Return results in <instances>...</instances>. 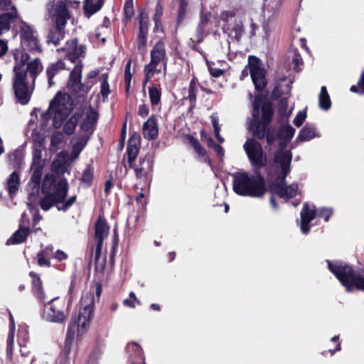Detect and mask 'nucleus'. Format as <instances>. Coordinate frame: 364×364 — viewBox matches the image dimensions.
I'll list each match as a JSON object with an SVG mask.
<instances>
[{
	"mask_svg": "<svg viewBox=\"0 0 364 364\" xmlns=\"http://www.w3.org/2000/svg\"><path fill=\"white\" fill-rule=\"evenodd\" d=\"M252 134L261 139L264 134V127H268L273 119L274 109L267 93H257L252 102Z\"/></svg>",
	"mask_w": 364,
	"mask_h": 364,
	"instance_id": "f257e3e1",
	"label": "nucleus"
},
{
	"mask_svg": "<svg viewBox=\"0 0 364 364\" xmlns=\"http://www.w3.org/2000/svg\"><path fill=\"white\" fill-rule=\"evenodd\" d=\"M328 268L346 288V291H364V269H354L351 266L339 260L326 261Z\"/></svg>",
	"mask_w": 364,
	"mask_h": 364,
	"instance_id": "f03ea898",
	"label": "nucleus"
},
{
	"mask_svg": "<svg viewBox=\"0 0 364 364\" xmlns=\"http://www.w3.org/2000/svg\"><path fill=\"white\" fill-rule=\"evenodd\" d=\"M16 65L14 68L15 73L13 80V87L15 95L18 102L22 105H26L31 97L33 87H29L26 82V71L23 67L30 59V55L26 52L14 54Z\"/></svg>",
	"mask_w": 364,
	"mask_h": 364,
	"instance_id": "7ed1b4c3",
	"label": "nucleus"
},
{
	"mask_svg": "<svg viewBox=\"0 0 364 364\" xmlns=\"http://www.w3.org/2000/svg\"><path fill=\"white\" fill-rule=\"evenodd\" d=\"M332 214L333 210L330 207L304 206L300 212V219L297 220V224L301 232L307 235L317 219L323 218L325 221H328Z\"/></svg>",
	"mask_w": 364,
	"mask_h": 364,
	"instance_id": "20e7f679",
	"label": "nucleus"
},
{
	"mask_svg": "<svg viewBox=\"0 0 364 364\" xmlns=\"http://www.w3.org/2000/svg\"><path fill=\"white\" fill-rule=\"evenodd\" d=\"M167 66L166 51L165 45L162 41H159L151 50V60L144 67V84L147 83L156 73H159L162 70H166Z\"/></svg>",
	"mask_w": 364,
	"mask_h": 364,
	"instance_id": "39448f33",
	"label": "nucleus"
},
{
	"mask_svg": "<svg viewBox=\"0 0 364 364\" xmlns=\"http://www.w3.org/2000/svg\"><path fill=\"white\" fill-rule=\"evenodd\" d=\"M73 109V103L69 95L58 93L50 102L48 111L53 114V125L55 128L61 127L63 120Z\"/></svg>",
	"mask_w": 364,
	"mask_h": 364,
	"instance_id": "423d86ee",
	"label": "nucleus"
},
{
	"mask_svg": "<svg viewBox=\"0 0 364 364\" xmlns=\"http://www.w3.org/2000/svg\"><path fill=\"white\" fill-rule=\"evenodd\" d=\"M95 297L92 293L83 294L80 301V309L77 320L75 321L77 325V337H82L88 330L92 315V309Z\"/></svg>",
	"mask_w": 364,
	"mask_h": 364,
	"instance_id": "0eeeda50",
	"label": "nucleus"
},
{
	"mask_svg": "<svg viewBox=\"0 0 364 364\" xmlns=\"http://www.w3.org/2000/svg\"><path fill=\"white\" fill-rule=\"evenodd\" d=\"M55 178L53 176L46 174L44 177L42 186L43 192L45 194L46 200L50 203H62L67 194L68 184L65 181H60L57 186L55 187V191L50 193V189L54 183Z\"/></svg>",
	"mask_w": 364,
	"mask_h": 364,
	"instance_id": "6e6552de",
	"label": "nucleus"
},
{
	"mask_svg": "<svg viewBox=\"0 0 364 364\" xmlns=\"http://www.w3.org/2000/svg\"><path fill=\"white\" fill-rule=\"evenodd\" d=\"M43 318L51 323H63L66 319L65 301L53 298L44 306Z\"/></svg>",
	"mask_w": 364,
	"mask_h": 364,
	"instance_id": "1a4fd4ad",
	"label": "nucleus"
},
{
	"mask_svg": "<svg viewBox=\"0 0 364 364\" xmlns=\"http://www.w3.org/2000/svg\"><path fill=\"white\" fill-rule=\"evenodd\" d=\"M82 69L83 64L80 60L71 70L67 84L68 89L78 97L85 96L90 90L89 87L85 86L81 82Z\"/></svg>",
	"mask_w": 364,
	"mask_h": 364,
	"instance_id": "9d476101",
	"label": "nucleus"
},
{
	"mask_svg": "<svg viewBox=\"0 0 364 364\" xmlns=\"http://www.w3.org/2000/svg\"><path fill=\"white\" fill-rule=\"evenodd\" d=\"M262 61L259 58L252 55V82L255 86V91L258 93H262L268 84L267 71L262 67Z\"/></svg>",
	"mask_w": 364,
	"mask_h": 364,
	"instance_id": "9b49d317",
	"label": "nucleus"
},
{
	"mask_svg": "<svg viewBox=\"0 0 364 364\" xmlns=\"http://www.w3.org/2000/svg\"><path fill=\"white\" fill-rule=\"evenodd\" d=\"M21 44L30 50L41 51L36 31L31 26L23 23L21 27Z\"/></svg>",
	"mask_w": 364,
	"mask_h": 364,
	"instance_id": "f8f14e48",
	"label": "nucleus"
},
{
	"mask_svg": "<svg viewBox=\"0 0 364 364\" xmlns=\"http://www.w3.org/2000/svg\"><path fill=\"white\" fill-rule=\"evenodd\" d=\"M95 240L97 242L95 247V259L97 260L101 255L103 241L109 235V228L102 216L100 215L95 223Z\"/></svg>",
	"mask_w": 364,
	"mask_h": 364,
	"instance_id": "ddd939ff",
	"label": "nucleus"
},
{
	"mask_svg": "<svg viewBox=\"0 0 364 364\" xmlns=\"http://www.w3.org/2000/svg\"><path fill=\"white\" fill-rule=\"evenodd\" d=\"M233 178V190L241 196L250 195V177L247 173L236 172L231 175Z\"/></svg>",
	"mask_w": 364,
	"mask_h": 364,
	"instance_id": "4468645a",
	"label": "nucleus"
},
{
	"mask_svg": "<svg viewBox=\"0 0 364 364\" xmlns=\"http://www.w3.org/2000/svg\"><path fill=\"white\" fill-rule=\"evenodd\" d=\"M270 191L277 195L279 198L288 200L294 198L298 191L297 183H291L289 186L287 183H272L269 186Z\"/></svg>",
	"mask_w": 364,
	"mask_h": 364,
	"instance_id": "2eb2a0df",
	"label": "nucleus"
},
{
	"mask_svg": "<svg viewBox=\"0 0 364 364\" xmlns=\"http://www.w3.org/2000/svg\"><path fill=\"white\" fill-rule=\"evenodd\" d=\"M63 50L65 51L67 58L73 63L84 58L85 53V47L79 45L77 39L68 41Z\"/></svg>",
	"mask_w": 364,
	"mask_h": 364,
	"instance_id": "dca6fc26",
	"label": "nucleus"
},
{
	"mask_svg": "<svg viewBox=\"0 0 364 364\" xmlns=\"http://www.w3.org/2000/svg\"><path fill=\"white\" fill-rule=\"evenodd\" d=\"M152 156L149 154L140 159L139 164L134 168L139 179L145 181L149 178L152 171Z\"/></svg>",
	"mask_w": 364,
	"mask_h": 364,
	"instance_id": "f3484780",
	"label": "nucleus"
},
{
	"mask_svg": "<svg viewBox=\"0 0 364 364\" xmlns=\"http://www.w3.org/2000/svg\"><path fill=\"white\" fill-rule=\"evenodd\" d=\"M267 162V156L264 153L261 144L252 139V166L255 168L260 169L266 166Z\"/></svg>",
	"mask_w": 364,
	"mask_h": 364,
	"instance_id": "a211bd4d",
	"label": "nucleus"
},
{
	"mask_svg": "<svg viewBox=\"0 0 364 364\" xmlns=\"http://www.w3.org/2000/svg\"><path fill=\"white\" fill-rule=\"evenodd\" d=\"M56 26L58 30H63L69 19V12L63 1H58L54 9Z\"/></svg>",
	"mask_w": 364,
	"mask_h": 364,
	"instance_id": "6ab92c4d",
	"label": "nucleus"
},
{
	"mask_svg": "<svg viewBox=\"0 0 364 364\" xmlns=\"http://www.w3.org/2000/svg\"><path fill=\"white\" fill-rule=\"evenodd\" d=\"M127 350L129 354V360L132 364L144 360L141 348L136 343H128Z\"/></svg>",
	"mask_w": 364,
	"mask_h": 364,
	"instance_id": "aec40b11",
	"label": "nucleus"
},
{
	"mask_svg": "<svg viewBox=\"0 0 364 364\" xmlns=\"http://www.w3.org/2000/svg\"><path fill=\"white\" fill-rule=\"evenodd\" d=\"M142 132L144 136L148 139H153L158 135V127L156 120L150 117L143 125Z\"/></svg>",
	"mask_w": 364,
	"mask_h": 364,
	"instance_id": "412c9836",
	"label": "nucleus"
},
{
	"mask_svg": "<svg viewBox=\"0 0 364 364\" xmlns=\"http://www.w3.org/2000/svg\"><path fill=\"white\" fill-rule=\"evenodd\" d=\"M140 141V135L136 132H134L130 137L127 147V154L129 161L134 160L138 154Z\"/></svg>",
	"mask_w": 364,
	"mask_h": 364,
	"instance_id": "4be33fe9",
	"label": "nucleus"
},
{
	"mask_svg": "<svg viewBox=\"0 0 364 364\" xmlns=\"http://www.w3.org/2000/svg\"><path fill=\"white\" fill-rule=\"evenodd\" d=\"M65 69V64L62 60H59L55 63L50 65L46 69V74L48 78V84L50 86L54 85L53 81V77L58 74L61 70Z\"/></svg>",
	"mask_w": 364,
	"mask_h": 364,
	"instance_id": "5701e85b",
	"label": "nucleus"
},
{
	"mask_svg": "<svg viewBox=\"0 0 364 364\" xmlns=\"http://www.w3.org/2000/svg\"><path fill=\"white\" fill-rule=\"evenodd\" d=\"M266 191L264 178L259 176L255 178L252 176V197L262 196Z\"/></svg>",
	"mask_w": 364,
	"mask_h": 364,
	"instance_id": "b1692460",
	"label": "nucleus"
},
{
	"mask_svg": "<svg viewBox=\"0 0 364 364\" xmlns=\"http://www.w3.org/2000/svg\"><path fill=\"white\" fill-rule=\"evenodd\" d=\"M28 234V228L20 227L19 229L14 233L12 237L6 241V245H9L23 242L26 240Z\"/></svg>",
	"mask_w": 364,
	"mask_h": 364,
	"instance_id": "393cba45",
	"label": "nucleus"
},
{
	"mask_svg": "<svg viewBox=\"0 0 364 364\" xmlns=\"http://www.w3.org/2000/svg\"><path fill=\"white\" fill-rule=\"evenodd\" d=\"M27 63L26 71L28 73L29 75L31 77L33 80V84H34L35 80L38 76V75L43 70V65L39 58H35L29 63Z\"/></svg>",
	"mask_w": 364,
	"mask_h": 364,
	"instance_id": "a878e982",
	"label": "nucleus"
},
{
	"mask_svg": "<svg viewBox=\"0 0 364 364\" xmlns=\"http://www.w3.org/2000/svg\"><path fill=\"white\" fill-rule=\"evenodd\" d=\"M12 11L0 15V35L4 31H8L10 28L11 20L17 17V11L12 6Z\"/></svg>",
	"mask_w": 364,
	"mask_h": 364,
	"instance_id": "bb28decb",
	"label": "nucleus"
},
{
	"mask_svg": "<svg viewBox=\"0 0 364 364\" xmlns=\"http://www.w3.org/2000/svg\"><path fill=\"white\" fill-rule=\"evenodd\" d=\"M30 276L32 278V285L36 297L41 301H44L46 296L43 290L42 282L39 276L33 272H30Z\"/></svg>",
	"mask_w": 364,
	"mask_h": 364,
	"instance_id": "cd10ccee",
	"label": "nucleus"
},
{
	"mask_svg": "<svg viewBox=\"0 0 364 364\" xmlns=\"http://www.w3.org/2000/svg\"><path fill=\"white\" fill-rule=\"evenodd\" d=\"M20 186V176L17 171L11 173L6 181V189L10 195L16 193Z\"/></svg>",
	"mask_w": 364,
	"mask_h": 364,
	"instance_id": "c85d7f7f",
	"label": "nucleus"
},
{
	"mask_svg": "<svg viewBox=\"0 0 364 364\" xmlns=\"http://www.w3.org/2000/svg\"><path fill=\"white\" fill-rule=\"evenodd\" d=\"M98 119V114L93 109L90 108L89 110L87 111L86 117L83 120L80 127L81 129L88 131L94 126V124L97 122Z\"/></svg>",
	"mask_w": 364,
	"mask_h": 364,
	"instance_id": "c756f323",
	"label": "nucleus"
},
{
	"mask_svg": "<svg viewBox=\"0 0 364 364\" xmlns=\"http://www.w3.org/2000/svg\"><path fill=\"white\" fill-rule=\"evenodd\" d=\"M295 129L288 123L282 124L277 131V138L279 139H287V142H290L295 134Z\"/></svg>",
	"mask_w": 364,
	"mask_h": 364,
	"instance_id": "7c9ffc66",
	"label": "nucleus"
},
{
	"mask_svg": "<svg viewBox=\"0 0 364 364\" xmlns=\"http://www.w3.org/2000/svg\"><path fill=\"white\" fill-rule=\"evenodd\" d=\"M53 251V247L52 245H47L43 250L39 252L37 255L38 258V264L41 267H48L50 266V262L48 259V257Z\"/></svg>",
	"mask_w": 364,
	"mask_h": 364,
	"instance_id": "2f4dec72",
	"label": "nucleus"
},
{
	"mask_svg": "<svg viewBox=\"0 0 364 364\" xmlns=\"http://www.w3.org/2000/svg\"><path fill=\"white\" fill-rule=\"evenodd\" d=\"M316 136V128L313 125L306 124L299 132L297 139L301 141H307Z\"/></svg>",
	"mask_w": 364,
	"mask_h": 364,
	"instance_id": "473e14b6",
	"label": "nucleus"
},
{
	"mask_svg": "<svg viewBox=\"0 0 364 364\" xmlns=\"http://www.w3.org/2000/svg\"><path fill=\"white\" fill-rule=\"evenodd\" d=\"M319 107L323 110H328L331 107V101L326 86H322L318 95Z\"/></svg>",
	"mask_w": 364,
	"mask_h": 364,
	"instance_id": "72a5a7b5",
	"label": "nucleus"
},
{
	"mask_svg": "<svg viewBox=\"0 0 364 364\" xmlns=\"http://www.w3.org/2000/svg\"><path fill=\"white\" fill-rule=\"evenodd\" d=\"M81 118V114L75 113L73 114L68 120L65 123L63 126V132L68 135H70L74 133L76 126Z\"/></svg>",
	"mask_w": 364,
	"mask_h": 364,
	"instance_id": "f704fd0d",
	"label": "nucleus"
},
{
	"mask_svg": "<svg viewBox=\"0 0 364 364\" xmlns=\"http://www.w3.org/2000/svg\"><path fill=\"white\" fill-rule=\"evenodd\" d=\"M292 159L291 151H279L275 154L274 161L282 166H290Z\"/></svg>",
	"mask_w": 364,
	"mask_h": 364,
	"instance_id": "c9c22d12",
	"label": "nucleus"
},
{
	"mask_svg": "<svg viewBox=\"0 0 364 364\" xmlns=\"http://www.w3.org/2000/svg\"><path fill=\"white\" fill-rule=\"evenodd\" d=\"M211 17V14L209 12L201 11L200 16V22L197 27L198 38L197 42L200 43L203 39V31L205 26L209 22Z\"/></svg>",
	"mask_w": 364,
	"mask_h": 364,
	"instance_id": "e433bc0d",
	"label": "nucleus"
},
{
	"mask_svg": "<svg viewBox=\"0 0 364 364\" xmlns=\"http://www.w3.org/2000/svg\"><path fill=\"white\" fill-rule=\"evenodd\" d=\"M104 0H87L84 6L86 14L90 16L98 11L102 6Z\"/></svg>",
	"mask_w": 364,
	"mask_h": 364,
	"instance_id": "4c0bfd02",
	"label": "nucleus"
},
{
	"mask_svg": "<svg viewBox=\"0 0 364 364\" xmlns=\"http://www.w3.org/2000/svg\"><path fill=\"white\" fill-rule=\"evenodd\" d=\"M88 141L87 136H82L77 139V141L73 144L72 154L77 157L80 151L87 144Z\"/></svg>",
	"mask_w": 364,
	"mask_h": 364,
	"instance_id": "58836bf2",
	"label": "nucleus"
},
{
	"mask_svg": "<svg viewBox=\"0 0 364 364\" xmlns=\"http://www.w3.org/2000/svg\"><path fill=\"white\" fill-rule=\"evenodd\" d=\"M31 139L33 142L34 149L36 147L41 149V147H43L46 144V136L37 129L33 131Z\"/></svg>",
	"mask_w": 364,
	"mask_h": 364,
	"instance_id": "ea45409f",
	"label": "nucleus"
},
{
	"mask_svg": "<svg viewBox=\"0 0 364 364\" xmlns=\"http://www.w3.org/2000/svg\"><path fill=\"white\" fill-rule=\"evenodd\" d=\"M63 140V134L62 132L56 131L51 136L50 150L55 151L58 149V145Z\"/></svg>",
	"mask_w": 364,
	"mask_h": 364,
	"instance_id": "a19ab883",
	"label": "nucleus"
},
{
	"mask_svg": "<svg viewBox=\"0 0 364 364\" xmlns=\"http://www.w3.org/2000/svg\"><path fill=\"white\" fill-rule=\"evenodd\" d=\"M292 61L291 63L294 65V70L295 72L299 73L301 70L300 68L303 65L304 62L302 58L296 48L292 50Z\"/></svg>",
	"mask_w": 364,
	"mask_h": 364,
	"instance_id": "79ce46f5",
	"label": "nucleus"
},
{
	"mask_svg": "<svg viewBox=\"0 0 364 364\" xmlns=\"http://www.w3.org/2000/svg\"><path fill=\"white\" fill-rule=\"evenodd\" d=\"M31 167H43L42 163V149L40 148L33 149Z\"/></svg>",
	"mask_w": 364,
	"mask_h": 364,
	"instance_id": "37998d69",
	"label": "nucleus"
},
{
	"mask_svg": "<svg viewBox=\"0 0 364 364\" xmlns=\"http://www.w3.org/2000/svg\"><path fill=\"white\" fill-rule=\"evenodd\" d=\"M65 163V155L63 152L59 153L51 164V170L58 172L63 167Z\"/></svg>",
	"mask_w": 364,
	"mask_h": 364,
	"instance_id": "c03bdc74",
	"label": "nucleus"
},
{
	"mask_svg": "<svg viewBox=\"0 0 364 364\" xmlns=\"http://www.w3.org/2000/svg\"><path fill=\"white\" fill-rule=\"evenodd\" d=\"M62 38V30H58L56 27L55 30L50 31L48 36V43L58 45Z\"/></svg>",
	"mask_w": 364,
	"mask_h": 364,
	"instance_id": "a18cd8bd",
	"label": "nucleus"
},
{
	"mask_svg": "<svg viewBox=\"0 0 364 364\" xmlns=\"http://www.w3.org/2000/svg\"><path fill=\"white\" fill-rule=\"evenodd\" d=\"M31 169L33 170V173L31 180L36 184V188L38 190L43 167H31Z\"/></svg>",
	"mask_w": 364,
	"mask_h": 364,
	"instance_id": "49530a36",
	"label": "nucleus"
},
{
	"mask_svg": "<svg viewBox=\"0 0 364 364\" xmlns=\"http://www.w3.org/2000/svg\"><path fill=\"white\" fill-rule=\"evenodd\" d=\"M197 79L193 77L190 82L188 88V99L191 104H195L196 102V91H197Z\"/></svg>",
	"mask_w": 364,
	"mask_h": 364,
	"instance_id": "de8ad7c7",
	"label": "nucleus"
},
{
	"mask_svg": "<svg viewBox=\"0 0 364 364\" xmlns=\"http://www.w3.org/2000/svg\"><path fill=\"white\" fill-rule=\"evenodd\" d=\"M264 136L261 139H263L266 137L267 144L269 146L272 145L277 139V134H275L274 129L270 128L269 126L268 127H264Z\"/></svg>",
	"mask_w": 364,
	"mask_h": 364,
	"instance_id": "09e8293b",
	"label": "nucleus"
},
{
	"mask_svg": "<svg viewBox=\"0 0 364 364\" xmlns=\"http://www.w3.org/2000/svg\"><path fill=\"white\" fill-rule=\"evenodd\" d=\"M149 94L152 105H157L161 101V93L156 87H151L149 90Z\"/></svg>",
	"mask_w": 364,
	"mask_h": 364,
	"instance_id": "8fccbe9b",
	"label": "nucleus"
},
{
	"mask_svg": "<svg viewBox=\"0 0 364 364\" xmlns=\"http://www.w3.org/2000/svg\"><path fill=\"white\" fill-rule=\"evenodd\" d=\"M188 140L190 144L193 147L196 153L201 156H204L206 154L205 149L201 146L199 141L195 139L194 137L190 136H188Z\"/></svg>",
	"mask_w": 364,
	"mask_h": 364,
	"instance_id": "3c124183",
	"label": "nucleus"
},
{
	"mask_svg": "<svg viewBox=\"0 0 364 364\" xmlns=\"http://www.w3.org/2000/svg\"><path fill=\"white\" fill-rule=\"evenodd\" d=\"M109 29L107 26L100 25L95 31V37L97 39L101 41L102 43L106 41V34L108 33Z\"/></svg>",
	"mask_w": 364,
	"mask_h": 364,
	"instance_id": "603ef678",
	"label": "nucleus"
},
{
	"mask_svg": "<svg viewBox=\"0 0 364 364\" xmlns=\"http://www.w3.org/2000/svg\"><path fill=\"white\" fill-rule=\"evenodd\" d=\"M103 81L101 85L100 93L103 96L104 99L107 98L109 94V87L107 82V75H102Z\"/></svg>",
	"mask_w": 364,
	"mask_h": 364,
	"instance_id": "864d4df0",
	"label": "nucleus"
},
{
	"mask_svg": "<svg viewBox=\"0 0 364 364\" xmlns=\"http://www.w3.org/2000/svg\"><path fill=\"white\" fill-rule=\"evenodd\" d=\"M188 0H180V6L178 10V21H182L187 11Z\"/></svg>",
	"mask_w": 364,
	"mask_h": 364,
	"instance_id": "5fc2aeb1",
	"label": "nucleus"
},
{
	"mask_svg": "<svg viewBox=\"0 0 364 364\" xmlns=\"http://www.w3.org/2000/svg\"><path fill=\"white\" fill-rule=\"evenodd\" d=\"M124 14L127 18H131L134 14L132 0H128L124 5Z\"/></svg>",
	"mask_w": 364,
	"mask_h": 364,
	"instance_id": "6e6d98bb",
	"label": "nucleus"
},
{
	"mask_svg": "<svg viewBox=\"0 0 364 364\" xmlns=\"http://www.w3.org/2000/svg\"><path fill=\"white\" fill-rule=\"evenodd\" d=\"M306 118V113L305 112H299L294 119V124L296 127H300Z\"/></svg>",
	"mask_w": 364,
	"mask_h": 364,
	"instance_id": "4d7b16f0",
	"label": "nucleus"
},
{
	"mask_svg": "<svg viewBox=\"0 0 364 364\" xmlns=\"http://www.w3.org/2000/svg\"><path fill=\"white\" fill-rule=\"evenodd\" d=\"M139 33H147L148 25H147V17L141 14L139 16Z\"/></svg>",
	"mask_w": 364,
	"mask_h": 364,
	"instance_id": "13d9d810",
	"label": "nucleus"
},
{
	"mask_svg": "<svg viewBox=\"0 0 364 364\" xmlns=\"http://www.w3.org/2000/svg\"><path fill=\"white\" fill-rule=\"evenodd\" d=\"M73 337H74V330H72L71 327H70L68 331V334H67V337L65 338V347L68 353L70 352V347H71V343H72V340L73 339Z\"/></svg>",
	"mask_w": 364,
	"mask_h": 364,
	"instance_id": "bf43d9fd",
	"label": "nucleus"
},
{
	"mask_svg": "<svg viewBox=\"0 0 364 364\" xmlns=\"http://www.w3.org/2000/svg\"><path fill=\"white\" fill-rule=\"evenodd\" d=\"M130 69H131V60H129L126 65L125 74H124V79H125V81L127 83V88L129 87L131 80H132V73H131Z\"/></svg>",
	"mask_w": 364,
	"mask_h": 364,
	"instance_id": "052dcab7",
	"label": "nucleus"
},
{
	"mask_svg": "<svg viewBox=\"0 0 364 364\" xmlns=\"http://www.w3.org/2000/svg\"><path fill=\"white\" fill-rule=\"evenodd\" d=\"M208 70L210 74L214 77H218L222 76L224 74V70L220 68H214L210 66V63L208 62Z\"/></svg>",
	"mask_w": 364,
	"mask_h": 364,
	"instance_id": "680f3d73",
	"label": "nucleus"
},
{
	"mask_svg": "<svg viewBox=\"0 0 364 364\" xmlns=\"http://www.w3.org/2000/svg\"><path fill=\"white\" fill-rule=\"evenodd\" d=\"M146 44V33H139L138 36V48H143Z\"/></svg>",
	"mask_w": 364,
	"mask_h": 364,
	"instance_id": "e2e57ef3",
	"label": "nucleus"
},
{
	"mask_svg": "<svg viewBox=\"0 0 364 364\" xmlns=\"http://www.w3.org/2000/svg\"><path fill=\"white\" fill-rule=\"evenodd\" d=\"M282 176L279 177L280 181L279 183L286 182L285 179L287 175L290 172V166H282ZM276 183H278L277 181Z\"/></svg>",
	"mask_w": 364,
	"mask_h": 364,
	"instance_id": "0e129e2a",
	"label": "nucleus"
},
{
	"mask_svg": "<svg viewBox=\"0 0 364 364\" xmlns=\"http://www.w3.org/2000/svg\"><path fill=\"white\" fill-rule=\"evenodd\" d=\"M92 178V171L91 168H87L82 174V180L86 183H90Z\"/></svg>",
	"mask_w": 364,
	"mask_h": 364,
	"instance_id": "69168bd1",
	"label": "nucleus"
},
{
	"mask_svg": "<svg viewBox=\"0 0 364 364\" xmlns=\"http://www.w3.org/2000/svg\"><path fill=\"white\" fill-rule=\"evenodd\" d=\"M53 257L58 261H63L68 258V255L63 251L58 250L53 253Z\"/></svg>",
	"mask_w": 364,
	"mask_h": 364,
	"instance_id": "338daca9",
	"label": "nucleus"
},
{
	"mask_svg": "<svg viewBox=\"0 0 364 364\" xmlns=\"http://www.w3.org/2000/svg\"><path fill=\"white\" fill-rule=\"evenodd\" d=\"M136 303L139 304V301L137 299V298H134V299H126L123 301V304L124 306H127L130 308H135L136 307Z\"/></svg>",
	"mask_w": 364,
	"mask_h": 364,
	"instance_id": "774afa93",
	"label": "nucleus"
}]
</instances>
